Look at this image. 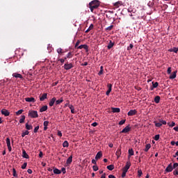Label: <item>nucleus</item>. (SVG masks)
Instances as JSON below:
<instances>
[{
    "instance_id": "f257e3e1",
    "label": "nucleus",
    "mask_w": 178,
    "mask_h": 178,
    "mask_svg": "<svg viewBox=\"0 0 178 178\" xmlns=\"http://www.w3.org/2000/svg\"><path fill=\"white\" fill-rule=\"evenodd\" d=\"M100 2L98 0H93L89 3V8L90 12H94V9H98L99 8Z\"/></svg>"
},
{
    "instance_id": "f03ea898",
    "label": "nucleus",
    "mask_w": 178,
    "mask_h": 178,
    "mask_svg": "<svg viewBox=\"0 0 178 178\" xmlns=\"http://www.w3.org/2000/svg\"><path fill=\"white\" fill-rule=\"evenodd\" d=\"M29 116L32 118H35L38 117V112L37 111H29Z\"/></svg>"
},
{
    "instance_id": "7ed1b4c3",
    "label": "nucleus",
    "mask_w": 178,
    "mask_h": 178,
    "mask_svg": "<svg viewBox=\"0 0 178 178\" xmlns=\"http://www.w3.org/2000/svg\"><path fill=\"white\" fill-rule=\"evenodd\" d=\"M131 166V163L130 161H127L125 166L122 168V170L127 172L130 167Z\"/></svg>"
},
{
    "instance_id": "20e7f679",
    "label": "nucleus",
    "mask_w": 178,
    "mask_h": 178,
    "mask_svg": "<svg viewBox=\"0 0 178 178\" xmlns=\"http://www.w3.org/2000/svg\"><path fill=\"white\" fill-rule=\"evenodd\" d=\"M131 130V128L130 127V125H127V127H125L120 133L122 134H126V133H129V131H130Z\"/></svg>"
},
{
    "instance_id": "39448f33",
    "label": "nucleus",
    "mask_w": 178,
    "mask_h": 178,
    "mask_svg": "<svg viewBox=\"0 0 178 178\" xmlns=\"http://www.w3.org/2000/svg\"><path fill=\"white\" fill-rule=\"evenodd\" d=\"M6 145H7L8 151H9V152H10L12 151V146H10V138H7L6 139Z\"/></svg>"
},
{
    "instance_id": "423d86ee",
    "label": "nucleus",
    "mask_w": 178,
    "mask_h": 178,
    "mask_svg": "<svg viewBox=\"0 0 178 178\" xmlns=\"http://www.w3.org/2000/svg\"><path fill=\"white\" fill-rule=\"evenodd\" d=\"M173 170V166L172 165V163H170L168 167L165 168V172L167 173H170Z\"/></svg>"
},
{
    "instance_id": "0eeeda50",
    "label": "nucleus",
    "mask_w": 178,
    "mask_h": 178,
    "mask_svg": "<svg viewBox=\"0 0 178 178\" xmlns=\"http://www.w3.org/2000/svg\"><path fill=\"white\" fill-rule=\"evenodd\" d=\"M128 116H134V115H137V110H130L128 113Z\"/></svg>"
},
{
    "instance_id": "6e6552de",
    "label": "nucleus",
    "mask_w": 178,
    "mask_h": 178,
    "mask_svg": "<svg viewBox=\"0 0 178 178\" xmlns=\"http://www.w3.org/2000/svg\"><path fill=\"white\" fill-rule=\"evenodd\" d=\"M72 67H73V64H72V63H70V64L65 63L64 65V68L65 70H70V69H72Z\"/></svg>"
},
{
    "instance_id": "1a4fd4ad",
    "label": "nucleus",
    "mask_w": 178,
    "mask_h": 178,
    "mask_svg": "<svg viewBox=\"0 0 178 178\" xmlns=\"http://www.w3.org/2000/svg\"><path fill=\"white\" fill-rule=\"evenodd\" d=\"M1 115H3L4 116H9V115H10V113L9 112V111L3 108L1 110Z\"/></svg>"
},
{
    "instance_id": "9d476101",
    "label": "nucleus",
    "mask_w": 178,
    "mask_h": 178,
    "mask_svg": "<svg viewBox=\"0 0 178 178\" xmlns=\"http://www.w3.org/2000/svg\"><path fill=\"white\" fill-rule=\"evenodd\" d=\"M107 87H108V90L106 91V95H109V94H111V92L112 91V84L108 83L107 85Z\"/></svg>"
},
{
    "instance_id": "9b49d317",
    "label": "nucleus",
    "mask_w": 178,
    "mask_h": 178,
    "mask_svg": "<svg viewBox=\"0 0 178 178\" xmlns=\"http://www.w3.org/2000/svg\"><path fill=\"white\" fill-rule=\"evenodd\" d=\"M47 97H48L47 93H43L42 95L40 97V101H44L47 99Z\"/></svg>"
},
{
    "instance_id": "f8f14e48",
    "label": "nucleus",
    "mask_w": 178,
    "mask_h": 178,
    "mask_svg": "<svg viewBox=\"0 0 178 178\" xmlns=\"http://www.w3.org/2000/svg\"><path fill=\"white\" fill-rule=\"evenodd\" d=\"M26 102H35V99L34 97H26L25 98Z\"/></svg>"
},
{
    "instance_id": "ddd939ff",
    "label": "nucleus",
    "mask_w": 178,
    "mask_h": 178,
    "mask_svg": "<svg viewBox=\"0 0 178 178\" xmlns=\"http://www.w3.org/2000/svg\"><path fill=\"white\" fill-rule=\"evenodd\" d=\"M111 111H112L113 113H119L120 112V108L112 107Z\"/></svg>"
},
{
    "instance_id": "4468645a",
    "label": "nucleus",
    "mask_w": 178,
    "mask_h": 178,
    "mask_svg": "<svg viewBox=\"0 0 178 178\" xmlns=\"http://www.w3.org/2000/svg\"><path fill=\"white\" fill-rule=\"evenodd\" d=\"M56 101V97H53L49 102V106H54V104H55Z\"/></svg>"
},
{
    "instance_id": "2eb2a0df",
    "label": "nucleus",
    "mask_w": 178,
    "mask_h": 178,
    "mask_svg": "<svg viewBox=\"0 0 178 178\" xmlns=\"http://www.w3.org/2000/svg\"><path fill=\"white\" fill-rule=\"evenodd\" d=\"M13 76L15 77V79H23V76L18 73H13Z\"/></svg>"
},
{
    "instance_id": "dca6fc26",
    "label": "nucleus",
    "mask_w": 178,
    "mask_h": 178,
    "mask_svg": "<svg viewBox=\"0 0 178 178\" xmlns=\"http://www.w3.org/2000/svg\"><path fill=\"white\" fill-rule=\"evenodd\" d=\"M177 74V70L173 72L172 74L170 76L169 79H170V80H173L176 77Z\"/></svg>"
},
{
    "instance_id": "f3484780",
    "label": "nucleus",
    "mask_w": 178,
    "mask_h": 178,
    "mask_svg": "<svg viewBox=\"0 0 178 178\" xmlns=\"http://www.w3.org/2000/svg\"><path fill=\"white\" fill-rule=\"evenodd\" d=\"M152 87L150 88L151 91H152L154 88H156V87L159 86V83L158 82H155V83L152 82Z\"/></svg>"
},
{
    "instance_id": "a211bd4d",
    "label": "nucleus",
    "mask_w": 178,
    "mask_h": 178,
    "mask_svg": "<svg viewBox=\"0 0 178 178\" xmlns=\"http://www.w3.org/2000/svg\"><path fill=\"white\" fill-rule=\"evenodd\" d=\"M53 172L54 175H60L62 173V171L56 168H54Z\"/></svg>"
},
{
    "instance_id": "6ab92c4d",
    "label": "nucleus",
    "mask_w": 178,
    "mask_h": 178,
    "mask_svg": "<svg viewBox=\"0 0 178 178\" xmlns=\"http://www.w3.org/2000/svg\"><path fill=\"white\" fill-rule=\"evenodd\" d=\"M101 158H102V152H99L95 156V159L98 160V159H101Z\"/></svg>"
},
{
    "instance_id": "aec40b11",
    "label": "nucleus",
    "mask_w": 178,
    "mask_h": 178,
    "mask_svg": "<svg viewBox=\"0 0 178 178\" xmlns=\"http://www.w3.org/2000/svg\"><path fill=\"white\" fill-rule=\"evenodd\" d=\"M48 124H49V122H48V121L44 122L43 125H44V131H47V130H48Z\"/></svg>"
},
{
    "instance_id": "412c9836",
    "label": "nucleus",
    "mask_w": 178,
    "mask_h": 178,
    "mask_svg": "<svg viewBox=\"0 0 178 178\" xmlns=\"http://www.w3.org/2000/svg\"><path fill=\"white\" fill-rule=\"evenodd\" d=\"M73 162V156H70L67 159V165H70Z\"/></svg>"
},
{
    "instance_id": "4be33fe9",
    "label": "nucleus",
    "mask_w": 178,
    "mask_h": 178,
    "mask_svg": "<svg viewBox=\"0 0 178 178\" xmlns=\"http://www.w3.org/2000/svg\"><path fill=\"white\" fill-rule=\"evenodd\" d=\"M115 155L118 159L120 158V155H122V149H118Z\"/></svg>"
},
{
    "instance_id": "5701e85b",
    "label": "nucleus",
    "mask_w": 178,
    "mask_h": 178,
    "mask_svg": "<svg viewBox=\"0 0 178 178\" xmlns=\"http://www.w3.org/2000/svg\"><path fill=\"white\" fill-rule=\"evenodd\" d=\"M22 156L23 158H25L26 159H29V154L26 152V150H22Z\"/></svg>"
},
{
    "instance_id": "b1692460",
    "label": "nucleus",
    "mask_w": 178,
    "mask_h": 178,
    "mask_svg": "<svg viewBox=\"0 0 178 178\" xmlns=\"http://www.w3.org/2000/svg\"><path fill=\"white\" fill-rule=\"evenodd\" d=\"M168 51H169V52H175V54H177L178 48L177 47H173V48L170 49Z\"/></svg>"
},
{
    "instance_id": "393cba45",
    "label": "nucleus",
    "mask_w": 178,
    "mask_h": 178,
    "mask_svg": "<svg viewBox=\"0 0 178 178\" xmlns=\"http://www.w3.org/2000/svg\"><path fill=\"white\" fill-rule=\"evenodd\" d=\"M25 127L26 130H33V125L29 124V122L26 123Z\"/></svg>"
},
{
    "instance_id": "a878e982",
    "label": "nucleus",
    "mask_w": 178,
    "mask_h": 178,
    "mask_svg": "<svg viewBox=\"0 0 178 178\" xmlns=\"http://www.w3.org/2000/svg\"><path fill=\"white\" fill-rule=\"evenodd\" d=\"M113 45H115V42H112V40H110L107 46L108 49H111L113 47Z\"/></svg>"
},
{
    "instance_id": "bb28decb",
    "label": "nucleus",
    "mask_w": 178,
    "mask_h": 178,
    "mask_svg": "<svg viewBox=\"0 0 178 178\" xmlns=\"http://www.w3.org/2000/svg\"><path fill=\"white\" fill-rule=\"evenodd\" d=\"M149 148H151V144L148 143L145 145V148L144 149L145 152H148V151H149Z\"/></svg>"
},
{
    "instance_id": "cd10ccee",
    "label": "nucleus",
    "mask_w": 178,
    "mask_h": 178,
    "mask_svg": "<svg viewBox=\"0 0 178 178\" xmlns=\"http://www.w3.org/2000/svg\"><path fill=\"white\" fill-rule=\"evenodd\" d=\"M160 101H161V97L160 96H156L154 97V102L156 104H159Z\"/></svg>"
},
{
    "instance_id": "c85d7f7f",
    "label": "nucleus",
    "mask_w": 178,
    "mask_h": 178,
    "mask_svg": "<svg viewBox=\"0 0 178 178\" xmlns=\"http://www.w3.org/2000/svg\"><path fill=\"white\" fill-rule=\"evenodd\" d=\"M92 29H94V24H91L89 28L85 31V33H90Z\"/></svg>"
},
{
    "instance_id": "c756f323",
    "label": "nucleus",
    "mask_w": 178,
    "mask_h": 178,
    "mask_svg": "<svg viewBox=\"0 0 178 178\" xmlns=\"http://www.w3.org/2000/svg\"><path fill=\"white\" fill-rule=\"evenodd\" d=\"M48 106H43L40 109V112H45V111H47Z\"/></svg>"
},
{
    "instance_id": "7c9ffc66",
    "label": "nucleus",
    "mask_w": 178,
    "mask_h": 178,
    "mask_svg": "<svg viewBox=\"0 0 178 178\" xmlns=\"http://www.w3.org/2000/svg\"><path fill=\"white\" fill-rule=\"evenodd\" d=\"M68 108H70V109H71V113H76V111H74V106H73V105H68Z\"/></svg>"
},
{
    "instance_id": "2f4dec72",
    "label": "nucleus",
    "mask_w": 178,
    "mask_h": 178,
    "mask_svg": "<svg viewBox=\"0 0 178 178\" xmlns=\"http://www.w3.org/2000/svg\"><path fill=\"white\" fill-rule=\"evenodd\" d=\"M63 147L64 148H67V147H69V142H67V140H65L63 143Z\"/></svg>"
},
{
    "instance_id": "473e14b6",
    "label": "nucleus",
    "mask_w": 178,
    "mask_h": 178,
    "mask_svg": "<svg viewBox=\"0 0 178 178\" xmlns=\"http://www.w3.org/2000/svg\"><path fill=\"white\" fill-rule=\"evenodd\" d=\"M128 152L129 156H133V155H134V150H133V149H129Z\"/></svg>"
},
{
    "instance_id": "72a5a7b5",
    "label": "nucleus",
    "mask_w": 178,
    "mask_h": 178,
    "mask_svg": "<svg viewBox=\"0 0 178 178\" xmlns=\"http://www.w3.org/2000/svg\"><path fill=\"white\" fill-rule=\"evenodd\" d=\"M107 169L108 170H113L115 169V165H113L112 164L109 165L107 166Z\"/></svg>"
},
{
    "instance_id": "f704fd0d",
    "label": "nucleus",
    "mask_w": 178,
    "mask_h": 178,
    "mask_svg": "<svg viewBox=\"0 0 178 178\" xmlns=\"http://www.w3.org/2000/svg\"><path fill=\"white\" fill-rule=\"evenodd\" d=\"M26 120L25 115H22L21 119L19 120V123H24V120Z\"/></svg>"
},
{
    "instance_id": "c9c22d12",
    "label": "nucleus",
    "mask_w": 178,
    "mask_h": 178,
    "mask_svg": "<svg viewBox=\"0 0 178 178\" xmlns=\"http://www.w3.org/2000/svg\"><path fill=\"white\" fill-rule=\"evenodd\" d=\"M63 102V99L61 98L60 99L56 100V105H60V104H62Z\"/></svg>"
},
{
    "instance_id": "e433bc0d",
    "label": "nucleus",
    "mask_w": 178,
    "mask_h": 178,
    "mask_svg": "<svg viewBox=\"0 0 178 178\" xmlns=\"http://www.w3.org/2000/svg\"><path fill=\"white\" fill-rule=\"evenodd\" d=\"M13 176L14 177H18L17 173L16 172V169L13 168Z\"/></svg>"
},
{
    "instance_id": "4c0bfd02",
    "label": "nucleus",
    "mask_w": 178,
    "mask_h": 178,
    "mask_svg": "<svg viewBox=\"0 0 178 178\" xmlns=\"http://www.w3.org/2000/svg\"><path fill=\"white\" fill-rule=\"evenodd\" d=\"M29 133L30 132L29 131H27V130L24 131V132H22V137H24L25 136H29Z\"/></svg>"
},
{
    "instance_id": "58836bf2",
    "label": "nucleus",
    "mask_w": 178,
    "mask_h": 178,
    "mask_svg": "<svg viewBox=\"0 0 178 178\" xmlns=\"http://www.w3.org/2000/svg\"><path fill=\"white\" fill-rule=\"evenodd\" d=\"M104 74V66L100 67V71L99 72L98 74L99 76H101V74Z\"/></svg>"
},
{
    "instance_id": "ea45409f",
    "label": "nucleus",
    "mask_w": 178,
    "mask_h": 178,
    "mask_svg": "<svg viewBox=\"0 0 178 178\" xmlns=\"http://www.w3.org/2000/svg\"><path fill=\"white\" fill-rule=\"evenodd\" d=\"M156 127H161L162 126V124L161 122H157L156 121L154 122Z\"/></svg>"
},
{
    "instance_id": "a19ab883",
    "label": "nucleus",
    "mask_w": 178,
    "mask_h": 178,
    "mask_svg": "<svg viewBox=\"0 0 178 178\" xmlns=\"http://www.w3.org/2000/svg\"><path fill=\"white\" fill-rule=\"evenodd\" d=\"M23 112H24L23 109H20L15 113V115H17V116H19V115H22Z\"/></svg>"
},
{
    "instance_id": "79ce46f5",
    "label": "nucleus",
    "mask_w": 178,
    "mask_h": 178,
    "mask_svg": "<svg viewBox=\"0 0 178 178\" xmlns=\"http://www.w3.org/2000/svg\"><path fill=\"white\" fill-rule=\"evenodd\" d=\"M113 29V25H111L110 26H108L107 28L105 29L106 31H111Z\"/></svg>"
},
{
    "instance_id": "37998d69",
    "label": "nucleus",
    "mask_w": 178,
    "mask_h": 178,
    "mask_svg": "<svg viewBox=\"0 0 178 178\" xmlns=\"http://www.w3.org/2000/svg\"><path fill=\"white\" fill-rule=\"evenodd\" d=\"M67 58L68 59H70V58H73V54H72V52H69L67 55Z\"/></svg>"
},
{
    "instance_id": "c03bdc74",
    "label": "nucleus",
    "mask_w": 178,
    "mask_h": 178,
    "mask_svg": "<svg viewBox=\"0 0 178 178\" xmlns=\"http://www.w3.org/2000/svg\"><path fill=\"white\" fill-rule=\"evenodd\" d=\"M124 123H126V120H122L119 122L118 124H120V126H122V124H124Z\"/></svg>"
},
{
    "instance_id": "a18cd8bd",
    "label": "nucleus",
    "mask_w": 178,
    "mask_h": 178,
    "mask_svg": "<svg viewBox=\"0 0 178 178\" xmlns=\"http://www.w3.org/2000/svg\"><path fill=\"white\" fill-rule=\"evenodd\" d=\"M40 129V126H37L35 127L33 132L34 133H38V130Z\"/></svg>"
},
{
    "instance_id": "49530a36",
    "label": "nucleus",
    "mask_w": 178,
    "mask_h": 178,
    "mask_svg": "<svg viewBox=\"0 0 178 178\" xmlns=\"http://www.w3.org/2000/svg\"><path fill=\"white\" fill-rule=\"evenodd\" d=\"M159 122L161 124H166V121L162 120V119H160L159 120Z\"/></svg>"
},
{
    "instance_id": "de8ad7c7",
    "label": "nucleus",
    "mask_w": 178,
    "mask_h": 178,
    "mask_svg": "<svg viewBox=\"0 0 178 178\" xmlns=\"http://www.w3.org/2000/svg\"><path fill=\"white\" fill-rule=\"evenodd\" d=\"M142 175H143V171L141 170H138V176L139 177H141Z\"/></svg>"
},
{
    "instance_id": "09e8293b",
    "label": "nucleus",
    "mask_w": 178,
    "mask_h": 178,
    "mask_svg": "<svg viewBox=\"0 0 178 178\" xmlns=\"http://www.w3.org/2000/svg\"><path fill=\"white\" fill-rule=\"evenodd\" d=\"M83 49H86V52H88V45L83 44Z\"/></svg>"
},
{
    "instance_id": "8fccbe9b",
    "label": "nucleus",
    "mask_w": 178,
    "mask_h": 178,
    "mask_svg": "<svg viewBox=\"0 0 178 178\" xmlns=\"http://www.w3.org/2000/svg\"><path fill=\"white\" fill-rule=\"evenodd\" d=\"M63 50L62 49V48H58V49H57V52H58V54H63Z\"/></svg>"
},
{
    "instance_id": "3c124183",
    "label": "nucleus",
    "mask_w": 178,
    "mask_h": 178,
    "mask_svg": "<svg viewBox=\"0 0 178 178\" xmlns=\"http://www.w3.org/2000/svg\"><path fill=\"white\" fill-rule=\"evenodd\" d=\"M21 168L22 169H26L27 168V163H24Z\"/></svg>"
},
{
    "instance_id": "603ef678",
    "label": "nucleus",
    "mask_w": 178,
    "mask_h": 178,
    "mask_svg": "<svg viewBox=\"0 0 178 178\" xmlns=\"http://www.w3.org/2000/svg\"><path fill=\"white\" fill-rule=\"evenodd\" d=\"M133 44H130L129 46L127 47V50L130 51L131 49H133Z\"/></svg>"
},
{
    "instance_id": "864d4df0",
    "label": "nucleus",
    "mask_w": 178,
    "mask_h": 178,
    "mask_svg": "<svg viewBox=\"0 0 178 178\" xmlns=\"http://www.w3.org/2000/svg\"><path fill=\"white\" fill-rule=\"evenodd\" d=\"M159 137H160L159 134L156 135L154 136L155 141H158V140H159Z\"/></svg>"
},
{
    "instance_id": "5fc2aeb1",
    "label": "nucleus",
    "mask_w": 178,
    "mask_h": 178,
    "mask_svg": "<svg viewBox=\"0 0 178 178\" xmlns=\"http://www.w3.org/2000/svg\"><path fill=\"white\" fill-rule=\"evenodd\" d=\"M92 169L95 172H97V170H98V166L97 165H93Z\"/></svg>"
},
{
    "instance_id": "6e6d98bb",
    "label": "nucleus",
    "mask_w": 178,
    "mask_h": 178,
    "mask_svg": "<svg viewBox=\"0 0 178 178\" xmlns=\"http://www.w3.org/2000/svg\"><path fill=\"white\" fill-rule=\"evenodd\" d=\"M80 42H81L80 40L76 41V42L75 44V48H77L79 47V45H80Z\"/></svg>"
},
{
    "instance_id": "4d7b16f0",
    "label": "nucleus",
    "mask_w": 178,
    "mask_h": 178,
    "mask_svg": "<svg viewBox=\"0 0 178 178\" xmlns=\"http://www.w3.org/2000/svg\"><path fill=\"white\" fill-rule=\"evenodd\" d=\"M126 173H127V171L122 170V177H126Z\"/></svg>"
},
{
    "instance_id": "13d9d810",
    "label": "nucleus",
    "mask_w": 178,
    "mask_h": 178,
    "mask_svg": "<svg viewBox=\"0 0 178 178\" xmlns=\"http://www.w3.org/2000/svg\"><path fill=\"white\" fill-rule=\"evenodd\" d=\"M167 72L168 74H170V73H172V67H169L168 68Z\"/></svg>"
},
{
    "instance_id": "bf43d9fd",
    "label": "nucleus",
    "mask_w": 178,
    "mask_h": 178,
    "mask_svg": "<svg viewBox=\"0 0 178 178\" xmlns=\"http://www.w3.org/2000/svg\"><path fill=\"white\" fill-rule=\"evenodd\" d=\"M119 5H120V1H118L114 3V6H116V8H119Z\"/></svg>"
},
{
    "instance_id": "052dcab7",
    "label": "nucleus",
    "mask_w": 178,
    "mask_h": 178,
    "mask_svg": "<svg viewBox=\"0 0 178 178\" xmlns=\"http://www.w3.org/2000/svg\"><path fill=\"white\" fill-rule=\"evenodd\" d=\"M60 171L63 172V175H65L66 173V168H62Z\"/></svg>"
},
{
    "instance_id": "680f3d73",
    "label": "nucleus",
    "mask_w": 178,
    "mask_h": 178,
    "mask_svg": "<svg viewBox=\"0 0 178 178\" xmlns=\"http://www.w3.org/2000/svg\"><path fill=\"white\" fill-rule=\"evenodd\" d=\"M42 156H44V153H42V152L40 151V153H39V157L42 158Z\"/></svg>"
},
{
    "instance_id": "e2e57ef3",
    "label": "nucleus",
    "mask_w": 178,
    "mask_h": 178,
    "mask_svg": "<svg viewBox=\"0 0 178 178\" xmlns=\"http://www.w3.org/2000/svg\"><path fill=\"white\" fill-rule=\"evenodd\" d=\"M169 126L170 127H175V126H176V123H175V122H172Z\"/></svg>"
},
{
    "instance_id": "0e129e2a",
    "label": "nucleus",
    "mask_w": 178,
    "mask_h": 178,
    "mask_svg": "<svg viewBox=\"0 0 178 178\" xmlns=\"http://www.w3.org/2000/svg\"><path fill=\"white\" fill-rule=\"evenodd\" d=\"M177 166H178V163H175L174 164H173V169H176V168H177Z\"/></svg>"
},
{
    "instance_id": "69168bd1",
    "label": "nucleus",
    "mask_w": 178,
    "mask_h": 178,
    "mask_svg": "<svg viewBox=\"0 0 178 178\" xmlns=\"http://www.w3.org/2000/svg\"><path fill=\"white\" fill-rule=\"evenodd\" d=\"M92 126L93 127H97V126H98V124H97V122H93V123L92 124Z\"/></svg>"
},
{
    "instance_id": "338daca9",
    "label": "nucleus",
    "mask_w": 178,
    "mask_h": 178,
    "mask_svg": "<svg viewBox=\"0 0 178 178\" xmlns=\"http://www.w3.org/2000/svg\"><path fill=\"white\" fill-rule=\"evenodd\" d=\"M173 175H175V176L178 175V171L177 170H174Z\"/></svg>"
},
{
    "instance_id": "774afa93",
    "label": "nucleus",
    "mask_w": 178,
    "mask_h": 178,
    "mask_svg": "<svg viewBox=\"0 0 178 178\" xmlns=\"http://www.w3.org/2000/svg\"><path fill=\"white\" fill-rule=\"evenodd\" d=\"M108 178H116V177H115L113 175H109Z\"/></svg>"
}]
</instances>
